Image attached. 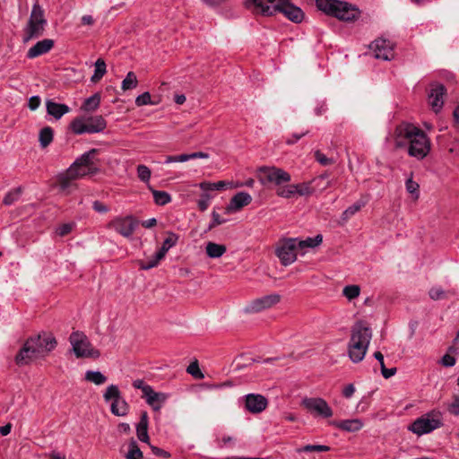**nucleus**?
Listing matches in <instances>:
<instances>
[{
  "mask_svg": "<svg viewBox=\"0 0 459 459\" xmlns=\"http://www.w3.org/2000/svg\"><path fill=\"white\" fill-rule=\"evenodd\" d=\"M104 401L110 403V411L115 416H126L128 414L130 406L122 396L117 385H109L103 394Z\"/></svg>",
  "mask_w": 459,
  "mask_h": 459,
  "instance_id": "nucleus-8",
  "label": "nucleus"
},
{
  "mask_svg": "<svg viewBox=\"0 0 459 459\" xmlns=\"http://www.w3.org/2000/svg\"><path fill=\"white\" fill-rule=\"evenodd\" d=\"M295 192L296 195L304 196L311 195L313 193V189L310 186V183L303 182L295 184Z\"/></svg>",
  "mask_w": 459,
  "mask_h": 459,
  "instance_id": "nucleus-44",
  "label": "nucleus"
},
{
  "mask_svg": "<svg viewBox=\"0 0 459 459\" xmlns=\"http://www.w3.org/2000/svg\"><path fill=\"white\" fill-rule=\"evenodd\" d=\"M227 221L225 219H221L220 214L217 213L215 211L212 212V221L210 222L208 226V230H211L212 229L223 224Z\"/></svg>",
  "mask_w": 459,
  "mask_h": 459,
  "instance_id": "nucleus-53",
  "label": "nucleus"
},
{
  "mask_svg": "<svg viewBox=\"0 0 459 459\" xmlns=\"http://www.w3.org/2000/svg\"><path fill=\"white\" fill-rule=\"evenodd\" d=\"M330 446L325 445H306L302 447L297 448V453H310V452H327Z\"/></svg>",
  "mask_w": 459,
  "mask_h": 459,
  "instance_id": "nucleus-40",
  "label": "nucleus"
},
{
  "mask_svg": "<svg viewBox=\"0 0 459 459\" xmlns=\"http://www.w3.org/2000/svg\"><path fill=\"white\" fill-rule=\"evenodd\" d=\"M259 181L262 185L269 183L274 184L281 187L283 184L291 180V176L282 169L276 167L263 166L258 169Z\"/></svg>",
  "mask_w": 459,
  "mask_h": 459,
  "instance_id": "nucleus-9",
  "label": "nucleus"
},
{
  "mask_svg": "<svg viewBox=\"0 0 459 459\" xmlns=\"http://www.w3.org/2000/svg\"><path fill=\"white\" fill-rule=\"evenodd\" d=\"M448 411L453 415H459V396L455 397L453 403L448 407Z\"/></svg>",
  "mask_w": 459,
  "mask_h": 459,
  "instance_id": "nucleus-59",
  "label": "nucleus"
},
{
  "mask_svg": "<svg viewBox=\"0 0 459 459\" xmlns=\"http://www.w3.org/2000/svg\"><path fill=\"white\" fill-rule=\"evenodd\" d=\"M143 452L140 450L137 442L131 439L128 444V450L126 454V459H143Z\"/></svg>",
  "mask_w": 459,
  "mask_h": 459,
  "instance_id": "nucleus-35",
  "label": "nucleus"
},
{
  "mask_svg": "<svg viewBox=\"0 0 459 459\" xmlns=\"http://www.w3.org/2000/svg\"><path fill=\"white\" fill-rule=\"evenodd\" d=\"M298 238H289L276 249V255L283 265H289L297 259Z\"/></svg>",
  "mask_w": 459,
  "mask_h": 459,
  "instance_id": "nucleus-14",
  "label": "nucleus"
},
{
  "mask_svg": "<svg viewBox=\"0 0 459 459\" xmlns=\"http://www.w3.org/2000/svg\"><path fill=\"white\" fill-rule=\"evenodd\" d=\"M308 131L303 132L301 134H293L290 138H288L286 140V143L289 145L294 144L297 143L301 137L307 134Z\"/></svg>",
  "mask_w": 459,
  "mask_h": 459,
  "instance_id": "nucleus-62",
  "label": "nucleus"
},
{
  "mask_svg": "<svg viewBox=\"0 0 459 459\" xmlns=\"http://www.w3.org/2000/svg\"><path fill=\"white\" fill-rule=\"evenodd\" d=\"M360 288L359 285H347L342 290V294L348 300H352L359 296Z\"/></svg>",
  "mask_w": 459,
  "mask_h": 459,
  "instance_id": "nucleus-41",
  "label": "nucleus"
},
{
  "mask_svg": "<svg viewBox=\"0 0 459 459\" xmlns=\"http://www.w3.org/2000/svg\"><path fill=\"white\" fill-rule=\"evenodd\" d=\"M137 86V78L134 72H129L122 82L123 91L134 89Z\"/></svg>",
  "mask_w": 459,
  "mask_h": 459,
  "instance_id": "nucleus-42",
  "label": "nucleus"
},
{
  "mask_svg": "<svg viewBox=\"0 0 459 459\" xmlns=\"http://www.w3.org/2000/svg\"><path fill=\"white\" fill-rule=\"evenodd\" d=\"M54 132L50 126H45L39 131V140L40 146L46 148L53 141Z\"/></svg>",
  "mask_w": 459,
  "mask_h": 459,
  "instance_id": "nucleus-33",
  "label": "nucleus"
},
{
  "mask_svg": "<svg viewBox=\"0 0 459 459\" xmlns=\"http://www.w3.org/2000/svg\"><path fill=\"white\" fill-rule=\"evenodd\" d=\"M85 380L97 385H103L107 381V377L100 371L88 370L85 373Z\"/></svg>",
  "mask_w": 459,
  "mask_h": 459,
  "instance_id": "nucleus-34",
  "label": "nucleus"
},
{
  "mask_svg": "<svg viewBox=\"0 0 459 459\" xmlns=\"http://www.w3.org/2000/svg\"><path fill=\"white\" fill-rule=\"evenodd\" d=\"M186 372L196 379H203L204 377V374L199 368L197 360L189 364V366L186 368Z\"/></svg>",
  "mask_w": 459,
  "mask_h": 459,
  "instance_id": "nucleus-45",
  "label": "nucleus"
},
{
  "mask_svg": "<svg viewBox=\"0 0 459 459\" xmlns=\"http://www.w3.org/2000/svg\"><path fill=\"white\" fill-rule=\"evenodd\" d=\"M92 208L96 212L99 213H106L109 211V207L100 201H94L92 204Z\"/></svg>",
  "mask_w": 459,
  "mask_h": 459,
  "instance_id": "nucleus-56",
  "label": "nucleus"
},
{
  "mask_svg": "<svg viewBox=\"0 0 459 459\" xmlns=\"http://www.w3.org/2000/svg\"><path fill=\"white\" fill-rule=\"evenodd\" d=\"M445 94L446 88L443 84L435 83L431 85V90L429 94V100L436 113H437L443 107Z\"/></svg>",
  "mask_w": 459,
  "mask_h": 459,
  "instance_id": "nucleus-19",
  "label": "nucleus"
},
{
  "mask_svg": "<svg viewBox=\"0 0 459 459\" xmlns=\"http://www.w3.org/2000/svg\"><path fill=\"white\" fill-rule=\"evenodd\" d=\"M252 202V196L247 192H238L230 201L226 207L228 213L235 212L248 205Z\"/></svg>",
  "mask_w": 459,
  "mask_h": 459,
  "instance_id": "nucleus-20",
  "label": "nucleus"
},
{
  "mask_svg": "<svg viewBox=\"0 0 459 459\" xmlns=\"http://www.w3.org/2000/svg\"><path fill=\"white\" fill-rule=\"evenodd\" d=\"M394 141L396 148H406L408 155L417 160H423L430 151L426 133L411 123L402 122L395 127Z\"/></svg>",
  "mask_w": 459,
  "mask_h": 459,
  "instance_id": "nucleus-1",
  "label": "nucleus"
},
{
  "mask_svg": "<svg viewBox=\"0 0 459 459\" xmlns=\"http://www.w3.org/2000/svg\"><path fill=\"white\" fill-rule=\"evenodd\" d=\"M315 158L323 166H328L334 162L333 159L327 158L320 151H316L315 152Z\"/></svg>",
  "mask_w": 459,
  "mask_h": 459,
  "instance_id": "nucleus-55",
  "label": "nucleus"
},
{
  "mask_svg": "<svg viewBox=\"0 0 459 459\" xmlns=\"http://www.w3.org/2000/svg\"><path fill=\"white\" fill-rule=\"evenodd\" d=\"M41 341L43 342L46 352L52 351L56 347L57 344V342L52 333L41 334Z\"/></svg>",
  "mask_w": 459,
  "mask_h": 459,
  "instance_id": "nucleus-39",
  "label": "nucleus"
},
{
  "mask_svg": "<svg viewBox=\"0 0 459 459\" xmlns=\"http://www.w3.org/2000/svg\"><path fill=\"white\" fill-rule=\"evenodd\" d=\"M267 404V399L262 394H248L245 396V407L251 413L262 412Z\"/></svg>",
  "mask_w": 459,
  "mask_h": 459,
  "instance_id": "nucleus-18",
  "label": "nucleus"
},
{
  "mask_svg": "<svg viewBox=\"0 0 459 459\" xmlns=\"http://www.w3.org/2000/svg\"><path fill=\"white\" fill-rule=\"evenodd\" d=\"M28 341L34 342L32 346L35 347L36 354L38 355V357L39 355H41L42 353L46 352L44 345H43V342L41 341V334H39L34 337H30L28 339Z\"/></svg>",
  "mask_w": 459,
  "mask_h": 459,
  "instance_id": "nucleus-48",
  "label": "nucleus"
},
{
  "mask_svg": "<svg viewBox=\"0 0 459 459\" xmlns=\"http://www.w3.org/2000/svg\"><path fill=\"white\" fill-rule=\"evenodd\" d=\"M54 47V40L50 39H44L40 41H38L34 46H32L27 52L26 56L29 59L36 58L39 56H42L48 52H49Z\"/></svg>",
  "mask_w": 459,
  "mask_h": 459,
  "instance_id": "nucleus-22",
  "label": "nucleus"
},
{
  "mask_svg": "<svg viewBox=\"0 0 459 459\" xmlns=\"http://www.w3.org/2000/svg\"><path fill=\"white\" fill-rule=\"evenodd\" d=\"M19 195V192L17 191L16 193H8L4 198V204H6V205H10L12 204L18 197Z\"/></svg>",
  "mask_w": 459,
  "mask_h": 459,
  "instance_id": "nucleus-61",
  "label": "nucleus"
},
{
  "mask_svg": "<svg viewBox=\"0 0 459 459\" xmlns=\"http://www.w3.org/2000/svg\"><path fill=\"white\" fill-rule=\"evenodd\" d=\"M100 100L101 98L100 93H95L91 95L83 101L82 109H83L86 112L95 111L100 107Z\"/></svg>",
  "mask_w": 459,
  "mask_h": 459,
  "instance_id": "nucleus-31",
  "label": "nucleus"
},
{
  "mask_svg": "<svg viewBox=\"0 0 459 459\" xmlns=\"http://www.w3.org/2000/svg\"><path fill=\"white\" fill-rule=\"evenodd\" d=\"M70 127L75 134H96L106 129L107 121L102 116L79 117L72 121Z\"/></svg>",
  "mask_w": 459,
  "mask_h": 459,
  "instance_id": "nucleus-6",
  "label": "nucleus"
},
{
  "mask_svg": "<svg viewBox=\"0 0 459 459\" xmlns=\"http://www.w3.org/2000/svg\"><path fill=\"white\" fill-rule=\"evenodd\" d=\"M281 300V296L279 294L273 293L263 296L261 298L254 299L250 302L245 308L246 312L248 313H258L264 309H268L273 306L279 303Z\"/></svg>",
  "mask_w": 459,
  "mask_h": 459,
  "instance_id": "nucleus-15",
  "label": "nucleus"
},
{
  "mask_svg": "<svg viewBox=\"0 0 459 459\" xmlns=\"http://www.w3.org/2000/svg\"><path fill=\"white\" fill-rule=\"evenodd\" d=\"M370 48L377 59L388 61L394 57L392 43L385 39H377L373 41L370 45Z\"/></svg>",
  "mask_w": 459,
  "mask_h": 459,
  "instance_id": "nucleus-16",
  "label": "nucleus"
},
{
  "mask_svg": "<svg viewBox=\"0 0 459 459\" xmlns=\"http://www.w3.org/2000/svg\"><path fill=\"white\" fill-rule=\"evenodd\" d=\"M232 186L230 182L227 181H218V182H201L199 184V187L206 192V191H214V190H223L226 186Z\"/></svg>",
  "mask_w": 459,
  "mask_h": 459,
  "instance_id": "nucleus-32",
  "label": "nucleus"
},
{
  "mask_svg": "<svg viewBox=\"0 0 459 459\" xmlns=\"http://www.w3.org/2000/svg\"><path fill=\"white\" fill-rule=\"evenodd\" d=\"M33 342V341H28L27 339L19 352L16 354L14 360L18 366L22 367L29 365L33 359L38 357L35 347L32 346Z\"/></svg>",
  "mask_w": 459,
  "mask_h": 459,
  "instance_id": "nucleus-17",
  "label": "nucleus"
},
{
  "mask_svg": "<svg viewBox=\"0 0 459 459\" xmlns=\"http://www.w3.org/2000/svg\"><path fill=\"white\" fill-rule=\"evenodd\" d=\"M442 426L441 420L435 418L432 414L427 413L415 420L408 429L412 433L422 436L429 434Z\"/></svg>",
  "mask_w": 459,
  "mask_h": 459,
  "instance_id": "nucleus-10",
  "label": "nucleus"
},
{
  "mask_svg": "<svg viewBox=\"0 0 459 459\" xmlns=\"http://www.w3.org/2000/svg\"><path fill=\"white\" fill-rule=\"evenodd\" d=\"M137 226L138 221L133 216L117 217L108 224L110 229L126 238L131 237Z\"/></svg>",
  "mask_w": 459,
  "mask_h": 459,
  "instance_id": "nucleus-13",
  "label": "nucleus"
},
{
  "mask_svg": "<svg viewBox=\"0 0 459 459\" xmlns=\"http://www.w3.org/2000/svg\"><path fill=\"white\" fill-rule=\"evenodd\" d=\"M227 248L224 245L217 244L214 242H208L205 247V252L210 258H220L221 257Z\"/></svg>",
  "mask_w": 459,
  "mask_h": 459,
  "instance_id": "nucleus-28",
  "label": "nucleus"
},
{
  "mask_svg": "<svg viewBox=\"0 0 459 459\" xmlns=\"http://www.w3.org/2000/svg\"><path fill=\"white\" fill-rule=\"evenodd\" d=\"M153 199L156 204L165 205L171 201V196L168 192L152 189Z\"/></svg>",
  "mask_w": 459,
  "mask_h": 459,
  "instance_id": "nucleus-37",
  "label": "nucleus"
},
{
  "mask_svg": "<svg viewBox=\"0 0 459 459\" xmlns=\"http://www.w3.org/2000/svg\"><path fill=\"white\" fill-rule=\"evenodd\" d=\"M69 342L72 351L77 359L100 357V352L94 349L88 337L80 331H74L70 334Z\"/></svg>",
  "mask_w": 459,
  "mask_h": 459,
  "instance_id": "nucleus-7",
  "label": "nucleus"
},
{
  "mask_svg": "<svg viewBox=\"0 0 459 459\" xmlns=\"http://www.w3.org/2000/svg\"><path fill=\"white\" fill-rule=\"evenodd\" d=\"M74 226H75V224L74 222L65 223V224L60 225L56 229V232L58 236L65 237L72 231V230L74 228Z\"/></svg>",
  "mask_w": 459,
  "mask_h": 459,
  "instance_id": "nucleus-51",
  "label": "nucleus"
},
{
  "mask_svg": "<svg viewBox=\"0 0 459 459\" xmlns=\"http://www.w3.org/2000/svg\"><path fill=\"white\" fill-rule=\"evenodd\" d=\"M151 450H152V454L156 456L163 457V458L170 457V454L169 452H167L160 447L151 446Z\"/></svg>",
  "mask_w": 459,
  "mask_h": 459,
  "instance_id": "nucleus-58",
  "label": "nucleus"
},
{
  "mask_svg": "<svg viewBox=\"0 0 459 459\" xmlns=\"http://www.w3.org/2000/svg\"><path fill=\"white\" fill-rule=\"evenodd\" d=\"M151 169L145 165H138L137 166V176L139 179L143 182H149L151 178Z\"/></svg>",
  "mask_w": 459,
  "mask_h": 459,
  "instance_id": "nucleus-46",
  "label": "nucleus"
},
{
  "mask_svg": "<svg viewBox=\"0 0 459 459\" xmlns=\"http://www.w3.org/2000/svg\"><path fill=\"white\" fill-rule=\"evenodd\" d=\"M290 3V0H246V6L256 13L263 14V9L270 5H283Z\"/></svg>",
  "mask_w": 459,
  "mask_h": 459,
  "instance_id": "nucleus-23",
  "label": "nucleus"
},
{
  "mask_svg": "<svg viewBox=\"0 0 459 459\" xmlns=\"http://www.w3.org/2000/svg\"><path fill=\"white\" fill-rule=\"evenodd\" d=\"M371 338L372 331L364 323L359 322L352 327L349 342V356L354 363L364 359Z\"/></svg>",
  "mask_w": 459,
  "mask_h": 459,
  "instance_id": "nucleus-3",
  "label": "nucleus"
},
{
  "mask_svg": "<svg viewBox=\"0 0 459 459\" xmlns=\"http://www.w3.org/2000/svg\"><path fill=\"white\" fill-rule=\"evenodd\" d=\"M47 22L44 9L36 2L32 6L28 23L24 29L23 42H28L42 36Z\"/></svg>",
  "mask_w": 459,
  "mask_h": 459,
  "instance_id": "nucleus-5",
  "label": "nucleus"
},
{
  "mask_svg": "<svg viewBox=\"0 0 459 459\" xmlns=\"http://www.w3.org/2000/svg\"><path fill=\"white\" fill-rule=\"evenodd\" d=\"M367 202L364 200H359L354 203L352 205L349 206L345 209L341 216V219L343 222H346L350 218H351L354 214H356L362 207L366 205Z\"/></svg>",
  "mask_w": 459,
  "mask_h": 459,
  "instance_id": "nucleus-30",
  "label": "nucleus"
},
{
  "mask_svg": "<svg viewBox=\"0 0 459 459\" xmlns=\"http://www.w3.org/2000/svg\"><path fill=\"white\" fill-rule=\"evenodd\" d=\"M107 70L105 61L102 58L97 59V61L95 62L94 74L91 78V82H96L100 81L104 76Z\"/></svg>",
  "mask_w": 459,
  "mask_h": 459,
  "instance_id": "nucleus-36",
  "label": "nucleus"
},
{
  "mask_svg": "<svg viewBox=\"0 0 459 459\" xmlns=\"http://www.w3.org/2000/svg\"><path fill=\"white\" fill-rule=\"evenodd\" d=\"M40 98L39 96H32L29 99L28 107L31 110L37 109L40 105Z\"/></svg>",
  "mask_w": 459,
  "mask_h": 459,
  "instance_id": "nucleus-60",
  "label": "nucleus"
},
{
  "mask_svg": "<svg viewBox=\"0 0 459 459\" xmlns=\"http://www.w3.org/2000/svg\"><path fill=\"white\" fill-rule=\"evenodd\" d=\"M323 241V236L321 234H317L315 237H307L306 239H299L297 242V247L300 249L306 248H314L321 245Z\"/></svg>",
  "mask_w": 459,
  "mask_h": 459,
  "instance_id": "nucleus-29",
  "label": "nucleus"
},
{
  "mask_svg": "<svg viewBox=\"0 0 459 459\" xmlns=\"http://www.w3.org/2000/svg\"><path fill=\"white\" fill-rule=\"evenodd\" d=\"M430 299L433 300L442 299L446 297V293L440 287H433L429 291Z\"/></svg>",
  "mask_w": 459,
  "mask_h": 459,
  "instance_id": "nucleus-52",
  "label": "nucleus"
},
{
  "mask_svg": "<svg viewBox=\"0 0 459 459\" xmlns=\"http://www.w3.org/2000/svg\"><path fill=\"white\" fill-rule=\"evenodd\" d=\"M276 13H283L290 21L296 23L301 22L304 18L303 11L290 3L280 6L270 5L263 9V15L264 16H272Z\"/></svg>",
  "mask_w": 459,
  "mask_h": 459,
  "instance_id": "nucleus-11",
  "label": "nucleus"
},
{
  "mask_svg": "<svg viewBox=\"0 0 459 459\" xmlns=\"http://www.w3.org/2000/svg\"><path fill=\"white\" fill-rule=\"evenodd\" d=\"M178 235L174 232H168L166 238L163 240L161 247L158 250L159 258H164L167 252L175 247L178 241Z\"/></svg>",
  "mask_w": 459,
  "mask_h": 459,
  "instance_id": "nucleus-27",
  "label": "nucleus"
},
{
  "mask_svg": "<svg viewBox=\"0 0 459 459\" xmlns=\"http://www.w3.org/2000/svg\"><path fill=\"white\" fill-rule=\"evenodd\" d=\"M46 108L48 114L56 120L60 119L65 114L70 111V108L67 105L56 103L51 100L46 101Z\"/></svg>",
  "mask_w": 459,
  "mask_h": 459,
  "instance_id": "nucleus-25",
  "label": "nucleus"
},
{
  "mask_svg": "<svg viewBox=\"0 0 459 459\" xmlns=\"http://www.w3.org/2000/svg\"><path fill=\"white\" fill-rule=\"evenodd\" d=\"M405 188H406V191L411 194V195H413V197L415 199L419 198V195H420V192H419V188H420V186L419 184L414 181L412 179V178H409L406 182H405Z\"/></svg>",
  "mask_w": 459,
  "mask_h": 459,
  "instance_id": "nucleus-43",
  "label": "nucleus"
},
{
  "mask_svg": "<svg viewBox=\"0 0 459 459\" xmlns=\"http://www.w3.org/2000/svg\"><path fill=\"white\" fill-rule=\"evenodd\" d=\"M99 152L97 149H91L77 158L74 163L58 178V185L62 190H66L72 182L77 178L91 176L99 171L98 164L95 162V155Z\"/></svg>",
  "mask_w": 459,
  "mask_h": 459,
  "instance_id": "nucleus-2",
  "label": "nucleus"
},
{
  "mask_svg": "<svg viewBox=\"0 0 459 459\" xmlns=\"http://www.w3.org/2000/svg\"><path fill=\"white\" fill-rule=\"evenodd\" d=\"M318 10L326 15L342 22H354L359 19L360 11L355 5L340 0H316Z\"/></svg>",
  "mask_w": 459,
  "mask_h": 459,
  "instance_id": "nucleus-4",
  "label": "nucleus"
},
{
  "mask_svg": "<svg viewBox=\"0 0 459 459\" xmlns=\"http://www.w3.org/2000/svg\"><path fill=\"white\" fill-rule=\"evenodd\" d=\"M211 198L212 196L207 193H204L201 195V197L197 202L198 208L200 209V211L204 212L205 210H207V208L210 205Z\"/></svg>",
  "mask_w": 459,
  "mask_h": 459,
  "instance_id": "nucleus-50",
  "label": "nucleus"
},
{
  "mask_svg": "<svg viewBox=\"0 0 459 459\" xmlns=\"http://www.w3.org/2000/svg\"><path fill=\"white\" fill-rule=\"evenodd\" d=\"M135 104L138 107L152 104L151 94L148 91L140 94L135 99Z\"/></svg>",
  "mask_w": 459,
  "mask_h": 459,
  "instance_id": "nucleus-49",
  "label": "nucleus"
},
{
  "mask_svg": "<svg viewBox=\"0 0 459 459\" xmlns=\"http://www.w3.org/2000/svg\"><path fill=\"white\" fill-rule=\"evenodd\" d=\"M163 258H159V252L157 251L152 257L142 263L141 268L143 270H150L153 267H156L159 264L160 261Z\"/></svg>",
  "mask_w": 459,
  "mask_h": 459,
  "instance_id": "nucleus-47",
  "label": "nucleus"
},
{
  "mask_svg": "<svg viewBox=\"0 0 459 459\" xmlns=\"http://www.w3.org/2000/svg\"><path fill=\"white\" fill-rule=\"evenodd\" d=\"M143 398L154 411H160L168 400L169 395L162 392H156L152 387Z\"/></svg>",
  "mask_w": 459,
  "mask_h": 459,
  "instance_id": "nucleus-21",
  "label": "nucleus"
},
{
  "mask_svg": "<svg viewBox=\"0 0 459 459\" xmlns=\"http://www.w3.org/2000/svg\"><path fill=\"white\" fill-rule=\"evenodd\" d=\"M355 393V387L352 384H349L342 390V394L345 398H351Z\"/></svg>",
  "mask_w": 459,
  "mask_h": 459,
  "instance_id": "nucleus-63",
  "label": "nucleus"
},
{
  "mask_svg": "<svg viewBox=\"0 0 459 459\" xmlns=\"http://www.w3.org/2000/svg\"><path fill=\"white\" fill-rule=\"evenodd\" d=\"M149 418L146 411L141 414L140 421L136 425V435L138 439L143 443H149L150 437L148 435Z\"/></svg>",
  "mask_w": 459,
  "mask_h": 459,
  "instance_id": "nucleus-26",
  "label": "nucleus"
},
{
  "mask_svg": "<svg viewBox=\"0 0 459 459\" xmlns=\"http://www.w3.org/2000/svg\"><path fill=\"white\" fill-rule=\"evenodd\" d=\"M459 351V331L453 341V345L448 348L449 352H456Z\"/></svg>",
  "mask_w": 459,
  "mask_h": 459,
  "instance_id": "nucleus-64",
  "label": "nucleus"
},
{
  "mask_svg": "<svg viewBox=\"0 0 459 459\" xmlns=\"http://www.w3.org/2000/svg\"><path fill=\"white\" fill-rule=\"evenodd\" d=\"M330 424L346 432H357L364 427V422L360 419L333 420Z\"/></svg>",
  "mask_w": 459,
  "mask_h": 459,
  "instance_id": "nucleus-24",
  "label": "nucleus"
},
{
  "mask_svg": "<svg viewBox=\"0 0 459 459\" xmlns=\"http://www.w3.org/2000/svg\"><path fill=\"white\" fill-rule=\"evenodd\" d=\"M276 194L278 196L286 199L294 197L296 195L295 184L281 186V187H278V189L276 190Z\"/></svg>",
  "mask_w": 459,
  "mask_h": 459,
  "instance_id": "nucleus-38",
  "label": "nucleus"
},
{
  "mask_svg": "<svg viewBox=\"0 0 459 459\" xmlns=\"http://www.w3.org/2000/svg\"><path fill=\"white\" fill-rule=\"evenodd\" d=\"M302 406L309 412L322 418H330L333 416V410L327 402L320 397H306L301 402Z\"/></svg>",
  "mask_w": 459,
  "mask_h": 459,
  "instance_id": "nucleus-12",
  "label": "nucleus"
},
{
  "mask_svg": "<svg viewBox=\"0 0 459 459\" xmlns=\"http://www.w3.org/2000/svg\"><path fill=\"white\" fill-rule=\"evenodd\" d=\"M132 385L135 389H139L142 391V397H143L146 394V393L152 388V386L150 385H147L143 379H136L133 382Z\"/></svg>",
  "mask_w": 459,
  "mask_h": 459,
  "instance_id": "nucleus-54",
  "label": "nucleus"
},
{
  "mask_svg": "<svg viewBox=\"0 0 459 459\" xmlns=\"http://www.w3.org/2000/svg\"><path fill=\"white\" fill-rule=\"evenodd\" d=\"M456 362V359L449 355V354H446L442 357L441 360H440V363L444 366V367H446V368H450V367H453L455 366Z\"/></svg>",
  "mask_w": 459,
  "mask_h": 459,
  "instance_id": "nucleus-57",
  "label": "nucleus"
}]
</instances>
